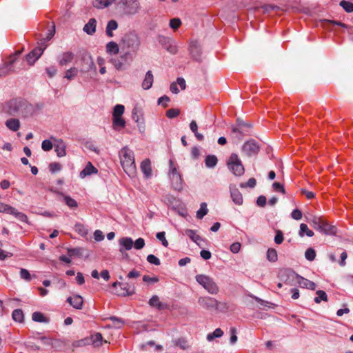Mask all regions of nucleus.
I'll return each mask as SVG.
<instances>
[{
    "mask_svg": "<svg viewBox=\"0 0 353 353\" xmlns=\"http://www.w3.org/2000/svg\"><path fill=\"white\" fill-rule=\"evenodd\" d=\"M149 305L159 310H163L165 307V305L160 301L157 295H153L151 297V299L149 300Z\"/></svg>",
    "mask_w": 353,
    "mask_h": 353,
    "instance_id": "c756f323",
    "label": "nucleus"
},
{
    "mask_svg": "<svg viewBox=\"0 0 353 353\" xmlns=\"http://www.w3.org/2000/svg\"><path fill=\"white\" fill-rule=\"evenodd\" d=\"M218 163V159L215 155H208L205 159V166L210 168H212L216 165Z\"/></svg>",
    "mask_w": 353,
    "mask_h": 353,
    "instance_id": "e433bc0d",
    "label": "nucleus"
},
{
    "mask_svg": "<svg viewBox=\"0 0 353 353\" xmlns=\"http://www.w3.org/2000/svg\"><path fill=\"white\" fill-rule=\"evenodd\" d=\"M114 0H94L93 5L95 8L102 9L111 5Z\"/></svg>",
    "mask_w": 353,
    "mask_h": 353,
    "instance_id": "4c0bfd02",
    "label": "nucleus"
},
{
    "mask_svg": "<svg viewBox=\"0 0 353 353\" xmlns=\"http://www.w3.org/2000/svg\"><path fill=\"white\" fill-rule=\"evenodd\" d=\"M64 200L68 206L70 208H77L78 206L77 202L69 196H65Z\"/></svg>",
    "mask_w": 353,
    "mask_h": 353,
    "instance_id": "052dcab7",
    "label": "nucleus"
},
{
    "mask_svg": "<svg viewBox=\"0 0 353 353\" xmlns=\"http://www.w3.org/2000/svg\"><path fill=\"white\" fill-rule=\"evenodd\" d=\"M20 277L22 279L26 280V281H30L31 280V275L28 270L24 268H21L20 270Z\"/></svg>",
    "mask_w": 353,
    "mask_h": 353,
    "instance_id": "e2e57ef3",
    "label": "nucleus"
},
{
    "mask_svg": "<svg viewBox=\"0 0 353 353\" xmlns=\"http://www.w3.org/2000/svg\"><path fill=\"white\" fill-rule=\"evenodd\" d=\"M123 54L120 55L119 57H118L119 59H121V61L124 62L125 64L128 66L130 65V63L132 61L134 57L133 53H131L128 51H123Z\"/></svg>",
    "mask_w": 353,
    "mask_h": 353,
    "instance_id": "72a5a7b5",
    "label": "nucleus"
},
{
    "mask_svg": "<svg viewBox=\"0 0 353 353\" xmlns=\"http://www.w3.org/2000/svg\"><path fill=\"white\" fill-rule=\"evenodd\" d=\"M74 54L72 52H65L61 54L59 59V64L61 66L70 63L74 59Z\"/></svg>",
    "mask_w": 353,
    "mask_h": 353,
    "instance_id": "6ab92c4d",
    "label": "nucleus"
},
{
    "mask_svg": "<svg viewBox=\"0 0 353 353\" xmlns=\"http://www.w3.org/2000/svg\"><path fill=\"white\" fill-rule=\"evenodd\" d=\"M305 256L306 259L310 261H314L316 257V252H315L314 249H313L312 248L307 249L305 252Z\"/></svg>",
    "mask_w": 353,
    "mask_h": 353,
    "instance_id": "5fc2aeb1",
    "label": "nucleus"
},
{
    "mask_svg": "<svg viewBox=\"0 0 353 353\" xmlns=\"http://www.w3.org/2000/svg\"><path fill=\"white\" fill-rule=\"evenodd\" d=\"M267 259L270 262H275L278 259L277 252L274 248H269L267 251Z\"/></svg>",
    "mask_w": 353,
    "mask_h": 353,
    "instance_id": "c03bdc74",
    "label": "nucleus"
},
{
    "mask_svg": "<svg viewBox=\"0 0 353 353\" xmlns=\"http://www.w3.org/2000/svg\"><path fill=\"white\" fill-rule=\"evenodd\" d=\"M180 113L179 110L171 108L167 110L166 112V117L170 119H173L177 117Z\"/></svg>",
    "mask_w": 353,
    "mask_h": 353,
    "instance_id": "680f3d73",
    "label": "nucleus"
},
{
    "mask_svg": "<svg viewBox=\"0 0 353 353\" xmlns=\"http://www.w3.org/2000/svg\"><path fill=\"white\" fill-rule=\"evenodd\" d=\"M316 294L318 296L314 298L315 303H319L321 302V301H327V296L323 290H318L316 292Z\"/></svg>",
    "mask_w": 353,
    "mask_h": 353,
    "instance_id": "3c124183",
    "label": "nucleus"
},
{
    "mask_svg": "<svg viewBox=\"0 0 353 353\" xmlns=\"http://www.w3.org/2000/svg\"><path fill=\"white\" fill-rule=\"evenodd\" d=\"M312 223V225H313V228L315 229V230H317L319 231L321 230L323 223H324V221L325 220L320 218V217H313V219L311 220Z\"/></svg>",
    "mask_w": 353,
    "mask_h": 353,
    "instance_id": "49530a36",
    "label": "nucleus"
},
{
    "mask_svg": "<svg viewBox=\"0 0 353 353\" xmlns=\"http://www.w3.org/2000/svg\"><path fill=\"white\" fill-rule=\"evenodd\" d=\"M97 21L94 18H91L88 22L84 26L83 30L90 35H92L96 32Z\"/></svg>",
    "mask_w": 353,
    "mask_h": 353,
    "instance_id": "5701e85b",
    "label": "nucleus"
},
{
    "mask_svg": "<svg viewBox=\"0 0 353 353\" xmlns=\"http://www.w3.org/2000/svg\"><path fill=\"white\" fill-rule=\"evenodd\" d=\"M195 279L208 293L215 295L219 292L218 285L210 276L200 274L195 276Z\"/></svg>",
    "mask_w": 353,
    "mask_h": 353,
    "instance_id": "20e7f679",
    "label": "nucleus"
},
{
    "mask_svg": "<svg viewBox=\"0 0 353 353\" xmlns=\"http://www.w3.org/2000/svg\"><path fill=\"white\" fill-rule=\"evenodd\" d=\"M181 25V21L179 18H173L170 21V27L173 30H177Z\"/></svg>",
    "mask_w": 353,
    "mask_h": 353,
    "instance_id": "13d9d810",
    "label": "nucleus"
},
{
    "mask_svg": "<svg viewBox=\"0 0 353 353\" xmlns=\"http://www.w3.org/2000/svg\"><path fill=\"white\" fill-rule=\"evenodd\" d=\"M190 128L194 134L195 137L198 141H202L204 139V136L198 132V125L194 120H192L190 123Z\"/></svg>",
    "mask_w": 353,
    "mask_h": 353,
    "instance_id": "7c9ffc66",
    "label": "nucleus"
},
{
    "mask_svg": "<svg viewBox=\"0 0 353 353\" xmlns=\"http://www.w3.org/2000/svg\"><path fill=\"white\" fill-rule=\"evenodd\" d=\"M98 172L97 169L94 167L91 162H88L85 168L80 172L79 176L81 179L85 178L86 176H90L92 174H97Z\"/></svg>",
    "mask_w": 353,
    "mask_h": 353,
    "instance_id": "aec40b11",
    "label": "nucleus"
},
{
    "mask_svg": "<svg viewBox=\"0 0 353 353\" xmlns=\"http://www.w3.org/2000/svg\"><path fill=\"white\" fill-rule=\"evenodd\" d=\"M300 279H299L298 284L301 288H307L312 290H314L316 289V285L313 281H311L307 279H305L302 276H299Z\"/></svg>",
    "mask_w": 353,
    "mask_h": 353,
    "instance_id": "bb28decb",
    "label": "nucleus"
},
{
    "mask_svg": "<svg viewBox=\"0 0 353 353\" xmlns=\"http://www.w3.org/2000/svg\"><path fill=\"white\" fill-rule=\"evenodd\" d=\"M90 343L93 344L94 347H100L102 345L103 343H107V341L103 340L102 334L99 332H96L91 336Z\"/></svg>",
    "mask_w": 353,
    "mask_h": 353,
    "instance_id": "a878e982",
    "label": "nucleus"
},
{
    "mask_svg": "<svg viewBox=\"0 0 353 353\" xmlns=\"http://www.w3.org/2000/svg\"><path fill=\"white\" fill-rule=\"evenodd\" d=\"M165 232H158L156 235L157 238L162 242L163 245L167 247L168 245V242L165 239Z\"/></svg>",
    "mask_w": 353,
    "mask_h": 353,
    "instance_id": "69168bd1",
    "label": "nucleus"
},
{
    "mask_svg": "<svg viewBox=\"0 0 353 353\" xmlns=\"http://www.w3.org/2000/svg\"><path fill=\"white\" fill-rule=\"evenodd\" d=\"M141 170L146 178H150L152 175L151 162L150 159H146L141 164Z\"/></svg>",
    "mask_w": 353,
    "mask_h": 353,
    "instance_id": "4be33fe9",
    "label": "nucleus"
},
{
    "mask_svg": "<svg viewBox=\"0 0 353 353\" xmlns=\"http://www.w3.org/2000/svg\"><path fill=\"white\" fill-rule=\"evenodd\" d=\"M21 53V51H17L9 57L8 60L1 67H0V77L9 75L17 72L18 70H20L19 67H15V64L17 63L18 57Z\"/></svg>",
    "mask_w": 353,
    "mask_h": 353,
    "instance_id": "39448f33",
    "label": "nucleus"
},
{
    "mask_svg": "<svg viewBox=\"0 0 353 353\" xmlns=\"http://www.w3.org/2000/svg\"><path fill=\"white\" fill-rule=\"evenodd\" d=\"M12 212H10V214L14 216L18 220L21 222L28 223V216L23 212H19L17 209L12 207Z\"/></svg>",
    "mask_w": 353,
    "mask_h": 353,
    "instance_id": "473e14b6",
    "label": "nucleus"
},
{
    "mask_svg": "<svg viewBox=\"0 0 353 353\" xmlns=\"http://www.w3.org/2000/svg\"><path fill=\"white\" fill-rule=\"evenodd\" d=\"M259 150V145L254 139H250L245 142L242 146V152L248 157L257 154Z\"/></svg>",
    "mask_w": 353,
    "mask_h": 353,
    "instance_id": "1a4fd4ad",
    "label": "nucleus"
},
{
    "mask_svg": "<svg viewBox=\"0 0 353 353\" xmlns=\"http://www.w3.org/2000/svg\"><path fill=\"white\" fill-rule=\"evenodd\" d=\"M117 28H118V23L115 20L112 19V20L109 21L107 24L106 29H105L106 34L109 37H112L114 36L113 30H117Z\"/></svg>",
    "mask_w": 353,
    "mask_h": 353,
    "instance_id": "cd10ccee",
    "label": "nucleus"
},
{
    "mask_svg": "<svg viewBox=\"0 0 353 353\" xmlns=\"http://www.w3.org/2000/svg\"><path fill=\"white\" fill-rule=\"evenodd\" d=\"M32 319L35 322L48 323V320L44 315L39 312H35L32 314Z\"/></svg>",
    "mask_w": 353,
    "mask_h": 353,
    "instance_id": "a19ab883",
    "label": "nucleus"
},
{
    "mask_svg": "<svg viewBox=\"0 0 353 353\" xmlns=\"http://www.w3.org/2000/svg\"><path fill=\"white\" fill-rule=\"evenodd\" d=\"M171 183L173 189L180 191L183 188L182 178L181 175H170Z\"/></svg>",
    "mask_w": 353,
    "mask_h": 353,
    "instance_id": "412c9836",
    "label": "nucleus"
},
{
    "mask_svg": "<svg viewBox=\"0 0 353 353\" xmlns=\"http://www.w3.org/2000/svg\"><path fill=\"white\" fill-rule=\"evenodd\" d=\"M198 304L200 307L205 310L214 309L216 299L210 296H200L198 299Z\"/></svg>",
    "mask_w": 353,
    "mask_h": 353,
    "instance_id": "f8f14e48",
    "label": "nucleus"
},
{
    "mask_svg": "<svg viewBox=\"0 0 353 353\" xmlns=\"http://www.w3.org/2000/svg\"><path fill=\"white\" fill-rule=\"evenodd\" d=\"M79 71L82 73H86L91 70L97 71L93 59L89 54H84L81 57Z\"/></svg>",
    "mask_w": 353,
    "mask_h": 353,
    "instance_id": "6e6552de",
    "label": "nucleus"
},
{
    "mask_svg": "<svg viewBox=\"0 0 353 353\" xmlns=\"http://www.w3.org/2000/svg\"><path fill=\"white\" fill-rule=\"evenodd\" d=\"M300 236L303 237L304 235H306L309 237H312L314 236V232L310 230L307 225L305 223H301L300 225V230L299 232Z\"/></svg>",
    "mask_w": 353,
    "mask_h": 353,
    "instance_id": "c9c22d12",
    "label": "nucleus"
},
{
    "mask_svg": "<svg viewBox=\"0 0 353 353\" xmlns=\"http://www.w3.org/2000/svg\"><path fill=\"white\" fill-rule=\"evenodd\" d=\"M223 332L222 331V330L220 328H216L212 333L208 334L207 339L208 341H212L214 338L221 337L223 336Z\"/></svg>",
    "mask_w": 353,
    "mask_h": 353,
    "instance_id": "09e8293b",
    "label": "nucleus"
},
{
    "mask_svg": "<svg viewBox=\"0 0 353 353\" xmlns=\"http://www.w3.org/2000/svg\"><path fill=\"white\" fill-rule=\"evenodd\" d=\"M340 6H341L347 12H353V3L352 2L343 0L339 3Z\"/></svg>",
    "mask_w": 353,
    "mask_h": 353,
    "instance_id": "603ef678",
    "label": "nucleus"
},
{
    "mask_svg": "<svg viewBox=\"0 0 353 353\" xmlns=\"http://www.w3.org/2000/svg\"><path fill=\"white\" fill-rule=\"evenodd\" d=\"M185 234L194 243H196L199 247H202L201 243L203 239L199 235H198L194 230L188 229L185 231Z\"/></svg>",
    "mask_w": 353,
    "mask_h": 353,
    "instance_id": "393cba45",
    "label": "nucleus"
},
{
    "mask_svg": "<svg viewBox=\"0 0 353 353\" xmlns=\"http://www.w3.org/2000/svg\"><path fill=\"white\" fill-rule=\"evenodd\" d=\"M119 243L127 250H130L133 246V241L130 237L121 238L119 240Z\"/></svg>",
    "mask_w": 353,
    "mask_h": 353,
    "instance_id": "ea45409f",
    "label": "nucleus"
},
{
    "mask_svg": "<svg viewBox=\"0 0 353 353\" xmlns=\"http://www.w3.org/2000/svg\"><path fill=\"white\" fill-rule=\"evenodd\" d=\"M110 62L117 70L122 71L125 70L127 68V65L125 64V63L121 61V59H119L118 57L112 59Z\"/></svg>",
    "mask_w": 353,
    "mask_h": 353,
    "instance_id": "58836bf2",
    "label": "nucleus"
},
{
    "mask_svg": "<svg viewBox=\"0 0 353 353\" xmlns=\"http://www.w3.org/2000/svg\"><path fill=\"white\" fill-rule=\"evenodd\" d=\"M208 212L206 203H202L200 205V209L196 212L197 219H202L208 214Z\"/></svg>",
    "mask_w": 353,
    "mask_h": 353,
    "instance_id": "de8ad7c7",
    "label": "nucleus"
},
{
    "mask_svg": "<svg viewBox=\"0 0 353 353\" xmlns=\"http://www.w3.org/2000/svg\"><path fill=\"white\" fill-rule=\"evenodd\" d=\"M51 139L54 141V147L55 152L59 157H63L66 155V145L61 139H55L51 137Z\"/></svg>",
    "mask_w": 353,
    "mask_h": 353,
    "instance_id": "ddd939ff",
    "label": "nucleus"
},
{
    "mask_svg": "<svg viewBox=\"0 0 353 353\" xmlns=\"http://www.w3.org/2000/svg\"><path fill=\"white\" fill-rule=\"evenodd\" d=\"M78 71L79 70L77 68L72 67L66 70L64 77L68 80H72L77 75Z\"/></svg>",
    "mask_w": 353,
    "mask_h": 353,
    "instance_id": "37998d69",
    "label": "nucleus"
},
{
    "mask_svg": "<svg viewBox=\"0 0 353 353\" xmlns=\"http://www.w3.org/2000/svg\"><path fill=\"white\" fill-rule=\"evenodd\" d=\"M190 53L192 57L199 61L201 54V46L197 41H191L189 46Z\"/></svg>",
    "mask_w": 353,
    "mask_h": 353,
    "instance_id": "2eb2a0df",
    "label": "nucleus"
},
{
    "mask_svg": "<svg viewBox=\"0 0 353 353\" xmlns=\"http://www.w3.org/2000/svg\"><path fill=\"white\" fill-rule=\"evenodd\" d=\"M230 196L232 199V201L238 205H241L243 204V199L242 194L235 186H230Z\"/></svg>",
    "mask_w": 353,
    "mask_h": 353,
    "instance_id": "dca6fc26",
    "label": "nucleus"
},
{
    "mask_svg": "<svg viewBox=\"0 0 353 353\" xmlns=\"http://www.w3.org/2000/svg\"><path fill=\"white\" fill-rule=\"evenodd\" d=\"M40 339L44 345H52V347H57L59 345V343H60V341H55L54 342H53V341L51 339L45 336L41 337Z\"/></svg>",
    "mask_w": 353,
    "mask_h": 353,
    "instance_id": "6e6d98bb",
    "label": "nucleus"
},
{
    "mask_svg": "<svg viewBox=\"0 0 353 353\" xmlns=\"http://www.w3.org/2000/svg\"><path fill=\"white\" fill-rule=\"evenodd\" d=\"M280 276L281 281L290 286L296 285L298 284L299 279H300V276L290 269L282 271Z\"/></svg>",
    "mask_w": 353,
    "mask_h": 353,
    "instance_id": "0eeeda50",
    "label": "nucleus"
},
{
    "mask_svg": "<svg viewBox=\"0 0 353 353\" xmlns=\"http://www.w3.org/2000/svg\"><path fill=\"white\" fill-rule=\"evenodd\" d=\"M125 110V107L123 105L118 104L114 106L113 111V117H121Z\"/></svg>",
    "mask_w": 353,
    "mask_h": 353,
    "instance_id": "864d4df0",
    "label": "nucleus"
},
{
    "mask_svg": "<svg viewBox=\"0 0 353 353\" xmlns=\"http://www.w3.org/2000/svg\"><path fill=\"white\" fill-rule=\"evenodd\" d=\"M8 112L10 115L21 114L26 116L28 112L32 110L31 105L20 99H13L8 103Z\"/></svg>",
    "mask_w": 353,
    "mask_h": 353,
    "instance_id": "7ed1b4c3",
    "label": "nucleus"
},
{
    "mask_svg": "<svg viewBox=\"0 0 353 353\" xmlns=\"http://www.w3.org/2000/svg\"><path fill=\"white\" fill-rule=\"evenodd\" d=\"M133 245L137 250H141L145 246V241L143 238L137 239Z\"/></svg>",
    "mask_w": 353,
    "mask_h": 353,
    "instance_id": "774afa93",
    "label": "nucleus"
},
{
    "mask_svg": "<svg viewBox=\"0 0 353 353\" xmlns=\"http://www.w3.org/2000/svg\"><path fill=\"white\" fill-rule=\"evenodd\" d=\"M147 261L150 263L154 264L155 265H159L161 264L159 259L153 254H149L147 256Z\"/></svg>",
    "mask_w": 353,
    "mask_h": 353,
    "instance_id": "0e129e2a",
    "label": "nucleus"
},
{
    "mask_svg": "<svg viewBox=\"0 0 353 353\" xmlns=\"http://www.w3.org/2000/svg\"><path fill=\"white\" fill-rule=\"evenodd\" d=\"M119 52V46L114 41H110L106 44V52L110 54H117Z\"/></svg>",
    "mask_w": 353,
    "mask_h": 353,
    "instance_id": "c85d7f7f",
    "label": "nucleus"
},
{
    "mask_svg": "<svg viewBox=\"0 0 353 353\" xmlns=\"http://www.w3.org/2000/svg\"><path fill=\"white\" fill-rule=\"evenodd\" d=\"M256 185V181L254 178H250L246 183H241L240 184V187L241 188H253Z\"/></svg>",
    "mask_w": 353,
    "mask_h": 353,
    "instance_id": "4d7b16f0",
    "label": "nucleus"
},
{
    "mask_svg": "<svg viewBox=\"0 0 353 353\" xmlns=\"http://www.w3.org/2000/svg\"><path fill=\"white\" fill-rule=\"evenodd\" d=\"M283 241V234L282 231L278 230L276 231V236L274 237L275 243L279 245L281 244Z\"/></svg>",
    "mask_w": 353,
    "mask_h": 353,
    "instance_id": "338daca9",
    "label": "nucleus"
},
{
    "mask_svg": "<svg viewBox=\"0 0 353 353\" xmlns=\"http://www.w3.org/2000/svg\"><path fill=\"white\" fill-rule=\"evenodd\" d=\"M46 46L42 47L39 46L34 50H32L28 54L26 55V61L30 65H32L35 61L39 59V58L43 54L44 50Z\"/></svg>",
    "mask_w": 353,
    "mask_h": 353,
    "instance_id": "9d476101",
    "label": "nucleus"
},
{
    "mask_svg": "<svg viewBox=\"0 0 353 353\" xmlns=\"http://www.w3.org/2000/svg\"><path fill=\"white\" fill-rule=\"evenodd\" d=\"M141 45L140 39L134 32H129L124 34L120 41L122 51H128L136 54Z\"/></svg>",
    "mask_w": 353,
    "mask_h": 353,
    "instance_id": "f03ea898",
    "label": "nucleus"
},
{
    "mask_svg": "<svg viewBox=\"0 0 353 353\" xmlns=\"http://www.w3.org/2000/svg\"><path fill=\"white\" fill-rule=\"evenodd\" d=\"M154 81V77L150 70L148 71L145 74V79L143 81L142 83V88L144 90H148L150 89Z\"/></svg>",
    "mask_w": 353,
    "mask_h": 353,
    "instance_id": "b1692460",
    "label": "nucleus"
},
{
    "mask_svg": "<svg viewBox=\"0 0 353 353\" xmlns=\"http://www.w3.org/2000/svg\"><path fill=\"white\" fill-rule=\"evenodd\" d=\"M12 316L14 321L17 322H22L23 320V312L21 309H16L12 312Z\"/></svg>",
    "mask_w": 353,
    "mask_h": 353,
    "instance_id": "a18cd8bd",
    "label": "nucleus"
},
{
    "mask_svg": "<svg viewBox=\"0 0 353 353\" xmlns=\"http://www.w3.org/2000/svg\"><path fill=\"white\" fill-rule=\"evenodd\" d=\"M119 158L125 172L130 177L134 176L137 169L133 151L127 146L123 147L119 151Z\"/></svg>",
    "mask_w": 353,
    "mask_h": 353,
    "instance_id": "f257e3e1",
    "label": "nucleus"
},
{
    "mask_svg": "<svg viewBox=\"0 0 353 353\" xmlns=\"http://www.w3.org/2000/svg\"><path fill=\"white\" fill-rule=\"evenodd\" d=\"M321 232L326 235L336 236L338 234V230L336 226L330 225L325 220L320 230Z\"/></svg>",
    "mask_w": 353,
    "mask_h": 353,
    "instance_id": "f3484780",
    "label": "nucleus"
},
{
    "mask_svg": "<svg viewBox=\"0 0 353 353\" xmlns=\"http://www.w3.org/2000/svg\"><path fill=\"white\" fill-rule=\"evenodd\" d=\"M54 143H52V142L50 140L45 139L42 141L41 148L44 151H50V150L52 149Z\"/></svg>",
    "mask_w": 353,
    "mask_h": 353,
    "instance_id": "bf43d9fd",
    "label": "nucleus"
},
{
    "mask_svg": "<svg viewBox=\"0 0 353 353\" xmlns=\"http://www.w3.org/2000/svg\"><path fill=\"white\" fill-rule=\"evenodd\" d=\"M6 125L10 130L16 132L19 129L20 122L17 119H10L6 121Z\"/></svg>",
    "mask_w": 353,
    "mask_h": 353,
    "instance_id": "2f4dec72",
    "label": "nucleus"
},
{
    "mask_svg": "<svg viewBox=\"0 0 353 353\" xmlns=\"http://www.w3.org/2000/svg\"><path fill=\"white\" fill-rule=\"evenodd\" d=\"M230 309V305L227 302H221L216 299L214 310L216 312H226Z\"/></svg>",
    "mask_w": 353,
    "mask_h": 353,
    "instance_id": "f704fd0d",
    "label": "nucleus"
},
{
    "mask_svg": "<svg viewBox=\"0 0 353 353\" xmlns=\"http://www.w3.org/2000/svg\"><path fill=\"white\" fill-rule=\"evenodd\" d=\"M125 125V120L121 117H113V126L115 129L118 127L124 128Z\"/></svg>",
    "mask_w": 353,
    "mask_h": 353,
    "instance_id": "8fccbe9b",
    "label": "nucleus"
},
{
    "mask_svg": "<svg viewBox=\"0 0 353 353\" xmlns=\"http://www.w3.org/2000/svg\"><path fill=\"white\" fill-rule=\"evenodd\" d=\"M228 166L229 170L237 176L243 175L245 172V168L241 159L235 153L231 154L228 161Z\"/></svg>",
    "mask_w": 353,
    "mask_h": 353,
    "instance_id": "423d86ee",
    "label": "nucleus"
},
{
    "mask_svg": "<svg viewBox=\"0 0 353 353\" xmlns=\"http://www.w3.org/2000/svg\"><path fill=\"white\" fill-rule=\"evenodd\" d=\"M236 123L241 129L239 130L238 139H241L243 136L250 134L251 129L252 128V124L251 123L246 122L241 119H237Z\"/></svg>",
    "mask_w": 353,
    "mask_h": 353,
    "instance_id": "9b49d317",
    "label": "nucleus"
},
{
    "mask_svg": "<svg viewBox=\"0 0 353 353\" xmlns=\"http://www.w3.org/2000/svg\"><path fill=\"white\" fill-rule=\"evenodd\" d=\"M67 301L75 309L81 310L83 306V300L80 295H75L68 298Z\"/></svg>",
    "mask_w": 353,
    "mask_h": 353,
    "instance_id": "a211bd4d",
    "label": "nucleus"
},
{
    "mask_svg": "<svg viewBox=\"0 0 353 353\" xmlns=\"http://www.w3.org/2000/svg\"><path fill=\"white\" fill-rule=\"evenodd\" d=\"M90 344V338H85L80 340L75 341L72 343L73 348L84 347Z\"/></svg>",
    "mask_w": 353,
    "mask_h": 353,
    "instance_id": "79ce46f5",
    "label": "nucleus"
},
{
    "mask_svg": "<svg viewBox=\"0 0 353 353\" xmlns=\"http://www.w3.org/2000/svg\"><path fill=\"white\" fill-rule=\"evenodd\" d=\"M123 285L120 286V290H117L116 294L119 296H130L135 293V287L134 285H130L127 283H123Z\"/></svg>",
    "mask_w": 353,
    "mask_h": 353,
    "instance_id": "4468645a",
    "label": "nucleus"
}]
</instances>
